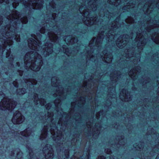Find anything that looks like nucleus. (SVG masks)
Wrapping results in <instances>:
<instances>
[{"mask_svg": "<svg viewBox=\"0 0 159 159\" xmlns=\"http://www.w3.org/2000/svg\"><path fill=\"white\" fill-rule=\"evenodd\" d=\"M7 43V45H8L9 46V47H10V46L12 45V41H11V42H4V44L5 45H6V44Z\"/></svg>", "mask_w": 159, "mask_h": 159, "instance_id": "423d86ee", "label": "nucleus"}, {"mask_svg": "<svg viewBox=\"0 0 159 159\" xmlns=\"http://www.w3.org/2000/svg\"><path fill=\"white\" fill-rule=\"evenodd\" d=\"M23 135L26 137L29 136V134L28 133H26V134H25Z\"/></svg>", "mask_w": 159, "mask_h": 159, "instance_id": "9d476101", "label": "nucleus"}, {"mask_svg": "<svg viewBox=\"0 0 159 159\" xmlns=\"http://www.w3.org/2000/svg\"><path fill=\"white\" fill-rule=\"evenodd\" d=\"M29 46L30 48L35 51H39L38 48L39 47L40 43H38L33 39H30L29 41Z\"/></svg>", "mask_w": 159, "mask_h": 159, "instance_id": "7ed1b4c3", "label": "nucleus"}, {"mask_svg": "<svg viewBox=\"0 0 159 159\" xmlns=\"http://www.w3.org/2000/svg\"><path fill=\"white\" fill-rule=\"evenodd\" d=\"M34 55V56L35 58H36V59H40L42 58L41 56L38 54L37 52L35 53Z\"/></svg>", "mask_w": 159, "mask_h": 159, "instance_id": "39448f33", "label": "nucleus"}, {"mask_svg": "<svg viewBox=\"0 0 159 159\" xmlns=\"http://www.w3.org/2000/svg\"><path fill=\"white\" fill-rule=\"evenodd\" d=\"M1 21H2V20H1L0 19V25L2 24V23H1Z\"/></svg>", "mask_w": 159, "mask_h": 159, "instance_id": "4468645a", "label": "nucleus"}, {"mask_svg": "<svg viewBox=\"0 0 159 159\" xmlns=\"http://www.w3.org/2000/svg\"><path fill=\"white\" fill-rule=\"evenodd\" d=\"M22 21V22L23 23H25H25H26L27 22V19L26 18H25V21Z\"/></svg>", "mask_w": 159, "mask_h": 159, "instance_id": "1a4fd4ad", "label": "nucleus"}, {"mask_svg": "<svg viewBox=\"0 0 159 159\" xmlns=\"http://www.w3.org/2000/svg\"><path fill=\"white\" fill-rule=\"evenodd\" d=\"M134 74V73L133 72V74Z\"/></svg>", "mask_w": 159, "mask_h": 159, "instance_id": "412c9836", "label": "nucleus"}, {"mask_svg": "<svg viewBox=\"0 0 159 159\" xmlns=\"http://www.w3.org/2000/svg\"><path fill=\"white\" fill-rule=\"evenodd\" d=\"M8 34H9V33L6 34V35L8 37L7 38V37L6 38H7L8 39H10L11 38H12L13 39V38H14V36H13L12 37V36L11 37L10 36H8Z\"/></svg>", "mask_w": 159, "mask_h": 159, "instance_id": "6e6552de", "label": "nucleus"}, {"mask_svg": "<svg viewBox=\"0 0 159 159\" xmlns=\"http://www.w3.org/2000/svg\"><path fill=\"white\" fill-rule=\"evenodd\" d=\"M18 39H17V41H18Z\"/></svg>", "mask_w": 159, "mask_h": 159, "instance_id": "dca6fc26", "label": "nucleus"}, {"mask_svg": "<svg viewBox=\"0 0 159 159\" xmlns=\"http://www.w3.org/2000/svg\"><path fill=\"white\" fill-rule=\"evenodd\" d=\"M131 72L130 71L129 73V75L131 77H132V76H133V75H132V74H131Z\"/></svg>", "mask_w": 159, "mask_h": 159, "instance_id": "f8f14e48", "label": "nucleus"}, {"mask_svg": "<svg viewBox=\"0 0 159 159\" xmlns=\"http://www.w3.org/2000/svg\"><path fill=\"white\" fill-rule=\"evenodd\" d=\"M47 134V130H45V131L44 134L43 135H42V137H43V138H45Z\"/></svg>", "mask_w": 159, "mask_h": 159, "instance_id": "0eeeda50", "label": "nucleus"}, {"mask_svg": "<svg viewBox=\"0 0 159 159\" xmlns=\"http://www.w3.org/2000/svg\"><path fill=\"white\" fill-rule=\"evenodd\" d=\"M18 39H17V41H18Z\"/></svg>", "mask_w": 159, "mask_h": 159, "instance_id": "a211bd4d", "label": "nucleus"}, {"mask_svg": "<svg viewBox=\"0 0 159 159\" xmlns=\"http://www.w3.org/2000/svg\"><path fill=\"white\" fill-rule=\"evenodd\" d=\"M156 159H157V157H156Z\"/></svg>", "mask_w": 159, "mask_h": 159, "instance_id": "6ab92c4d", "label": "nucleus"}, {"mask_svg": "<svg viewBox=\"0 0 159 159\" xmlns=\"http://www.w3.org/2000/svg\"><path fill=\"white\" fill-rule=\"evenodd\" d=\"M41 104H42V105H44L45 104L44 103H41Z\"/></svg>", "mask_w": 159, "mask_h": 159, "instance_id": "2eb2a0df", "label": "nucleus"}, {"mask_svg": "<svg viewBox=\"0 0 159 159\" xmlns=\"http://www.w3.org/2000/svg\"><path fill=\"white\" fill-rule=\"evenodd\" d=\"M18 39H17V41H18Z\"/></svg>", "mask_w": 159, "mask_h": 159, "instance_id": "f3484780", "label": "nucleus"}, {"mask_svg": "<svg viewBox=\"0 0 159 159\" xmlns=\"http://www.w3.org/2000/svg\"><path fill=\"white\" fill-rule=\"evenodd\" d=\"M24 120V117L21 113L17 111L12 119V122L14 124H18L22 123Z\"/></svg>", "mask_w": 159, "mask_h": 159, "instance_id": "f03ea898", "label": "nucleus"}, {"mask_svg": "<svg viewBox=\"0 0 159 159\" xmlns=\"http://www.w3.org/2000/svg\"><path fill=\"white\" fill-rule=\"evenodd\" d=\"M15 102H10L8 99H6L5 101L4 100L2 103L0 104V109L2 110H10L13 109L16 106Z\"/></svg>", "mask_w": 159, "mask_h": 159, "instance_id": "f257e3e1", "label": "nucleus"}, {"mask_svg": "<svg viewBox=\"0 0 159 159\" xmlns=\"http://www.w3.org/2000/svg\"><path fill=\"white\" fill-rule=\"evenodd\" d=\"M98 159H104L103 156H101L100 157H98Z\"/></svg>", "mask_w": 159, "mask_h": 159, "instance_id": "9b49d317", "label": "nucleus"}, {"mask_svg": "<svg viewBox=\"0 0 159 159\" xmlns=\"http://www.w3.org/2000/svg\"><path fill=\"white\" fill-rule=\"evenodd\" d=\"M50 152H51V154H49V153L46 156L45 158H47L48 159H51V158L53 156V154L52 153V152L51 151Z\"/></svg>", "mask_w": 159, "mask_h": 159, "instance_id": "20e7f679", "label": "nucleus"}, {"mask_svg": "<svg viewBox=\"0 0 159 159\" xmlns=\"http://www.w3.org/2000/svg\"><path fill=\"white\" fill-rule=\"evenodd\" d=\"M13 19H17V17H14V18H13Z\"/></svg>", "mask_w": 159, "mask_h": 159, "instance_id": "ddd939ff", "label": "nucleus"}, {"mask_svg": "<svg viewBox=\"0 0 159 159\" xmlns=\"http://www.w3.org/2000/svg\"><path fill=\"white\" fill-rule=\"evenodd\" d=\"M24 132L25 133L26 131H24Z\"/></svg>", "mask_w": 159, "mask_h": 159, "instance_id": "aec40b11", "label": "nucleus"}]
</instances>
